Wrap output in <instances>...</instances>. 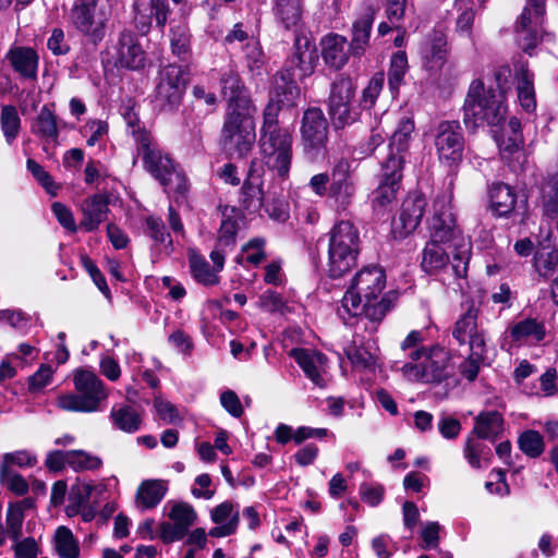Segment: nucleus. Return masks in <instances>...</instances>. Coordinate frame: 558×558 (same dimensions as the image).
I'll return each mask as SVG.
<instances>
[{"label": "nucleus", "mask_w": 558, "mask_h": 558, "mask_svg": "<svg viewBox=\"0 0 558 558\" xmlns=\"http://www.w3.org/2000/svg\"><path fill=\"white\" fill-rule=\"evenodd\" d=\"M183 0H137L135 3V21L141 24V31L147 32L153 19L157 26L163 27L168 21V15L174 8L179 7Z\"/></svg>", "instance_id": "nucleus-19"}, {"label": "nucleus", "mask_w": 558, "mask_h": 558, "mask_svg": "<svg viewBox=\"0 0 558 558\" xmlns=\"http://www.w3.org/2000/svg\"><path fill=\"white\" fill-rule=\"evenodd\" d=\"M413 131L414 122L410 118H402L390 138L389 151L405 157Z\"/></svg>", "instance_id": "nucleus-44"}, {"label": "nucleus", "mask_w": 558, "mask_h": 558, "mask_svg": "<svg viewBox=\"0 0 558 558\" xmlns=\"http://www.w3.org/2000/svg\"><path fill=\"white\" fill-rule=\"evenodd\" d=\"M385 287L386 274L381 267L367 266L356 272L338 308L343 323L356 320V330L374 335L398 299L396 291L383 294Z\"/></svg>", "instance_id": "nucleus-1"}, {"label": "nucleus", "mask_w": 558, "mask_h": 558, "mask_svg": "<svg viewBox=\"0 0 558 558\" xmlns=\"http://www.w3.org/2000/svg\"><path fill=\"white\" fill-rule=\"evenodd\" d=\"M167 485L160 480L144 481L136 494L137 507L142 510L155 508L165 497Z\"/></svg>", "instance_id": "nucleus-38"}, {"label": "nucleus", "mask_w": 558, "mask_h": 558, "mask_svg": "<svg viewBox=\"0 0 558 558\" xmlns=\"http://www.w3.org/2000/svg\"><path fill=\"white\" fill-rule=\"evenodd\" d=\"M300 132L306 158L316 161L324 157L328 143L329 124L320 108L313 107L304 111Z\"/></svg>", "instance_id": "nucleus-12"}, {"label": "nucleus", "mask_w": 558, "mask_h": 558, "mask_svg": "<svg viewBox=\"0 0 558 558\" xmlns=\"http://www.w3.org/2000/svg\"><path fill=\"white\" fill-rule=\"evenodd\" d=\"M425 207L426 199L421 193L409 194L401 205L398 218L392 222L393 232L399 236L413 232L421 222Z\"/></svg>", "instance_id": "nucleus-21"}, {"label": "nucleus", "mask_w": 558, "mask_h": 558, "mask_svg": "<svg viewBox=\"0 0 558 558\" xmlns=\"http://www.w3.org/2000/svg\"><path fill=\"white\" fill-rule=\"evenodd\" d=\"M375 19L374 10L368 7L353 23L352 39L349 44L351 54L360 57L364 54L369 44L371 32Z\"/></svg>", "instance_id": "nucleus-31"}, {"label": "nucleus", "mask_w": 558, "mask_h": 558, "mask_svg": "<svg viewBox=\"0 0 558 558\" xmlns=\"http://www.w3.org/2000/svg\"><path fill=\"white\" fill-rule=\"evenodd\" d=\"M191 272L194 279L205 286H213L218 283L219 277L215 268H211L209 264L197 255L190 257Z\"/></svg>", "instance_id": "nucleus-51"}, {"label": "nucleus", "mask_w": 558, "mask_h": 558, "mask_svg": "<svg viewBox=\"0 0 558 558\" xmlns=\"http://www.w3.org/2000/svg\"><path fill=\"white\" fill-rule=\"evenodd\" d=\"M274 10L287 29H295L302 19V0H275Z\"/></svg>", "instance_id": "nucleus-41"}, {"label": "nucleus", "mask_w": 558, "mask_h": 558, "mask_svg": "<svg viewBox=\"0 0 558 558\" xmlns=\"http://www.w3.org/2000/svg\"><path fill=\"white\" fill-rule=\"evenodd\" d=\"M486 352L487 349L470 350L468 359L460 364V373L464 378L473 381L477 377L481 365L486 357Z\"/></svg>", "instance_id": "nucleus-59"}, {"label": "nucleus", "mask_w": 558, "mask_h": 558, "mask_svg": "<svg viewBox=\"0 0 558 558\" xmlns=\"http://www.w3.org/2000/svg\"><path fill=\"white\" fill-rule=\"evenodd\" d=\"M322 56L325 63L336 70L343 68L351 54L348 40L339 34H328L322 38Z\"/></svg>", "instance_id": "nucleus-29"}, {"label": "nucleus", "mask_w": 558, "mask_h": 558, "mask_svg": "<svg viewBox=\"0 0 558 558\" xmlns=\"http://www.w3.org/2000/svg\"><path fill=\"white\" fill-rule=\"evenodd\" d=\"M7 59L22 77L35 80L38 70V54L32 48L15 47L9 50Z\"/></svg>", "instance_id": "nucleus-34"}, {"label": "nucleus", "mask_w": 558, "mask_h": 558, "mask_svg": "<svg viewBox=\"0 0 558 558\" xmlns=\"http://www.w3.org/2000/svg\"><path fill=\"white\" fill-rule=\"evenodd\" d=\"M302 368L307 378L319 387L325 386L323 375L326 372L327 357L317 350L295 348L289 353Z\"/></svg>", "instance_id": "nucleus-25"}, {"label": "nucleus", "mask_w": 558, "mask_h": 558, "mask_svg": "<svg viewBox=\"0 0 558 558\" xmlns=\"http://www.w3.org/2000/svg\"><path fill=\"white\" fill-rule=\"evenodd\" d=\"M197 514L187 502H178L171 507L169 522L160 524V537L165 543L182 539L195 523Z\"/></svg>", "instance_id": "nucleus-17"}, {"label": "nucleus", "mask_w": 558, "mask_h": 558, "mask_svg": "<svg viewBox=\"0 0 558 558\" xmlns=\"http://www.w3.org/2000/svg\"><path fill=\"white\" fill-rule=\"evenodd\" d=\"M504 430L502 415L497 411L481 412L475 417L472 434L478 438L494 441Z\"/></svg>", "instance_id": "nucleus-37"}, {"label": "nucleus", "mask_w": 558, "mask_h": 558, "mask_svg": "<svg viewBox=\"0 0 558 558\" xmlns=\"http://www.w3.org/2000/svg\"><path fill=\"white\" fill-rule=\"evenodd\" d=\"M243 60L247 71L253 76L263 74L266 65V57L259 45V41L251 36V39L243 47Z\"/></svg>", "instance_id": "nucleus-43"}, {"label": "nucleus", "mask_w": 558, "mask_h": 558, "mask_svg": "<svg viewBox=\"0 0 558 558\" xmlns=\"http://www.w3.org/2000/svg\"><path fill=\"white\" fill-rule=\"evenodd\" d=\"M360 250L357 229L347 220L333 226L329 232L328 275L340 278L355 266Z\"/></svg>", "instance_id": "nucleus-9"}, {"label": "nucleus", "mask_w": 558, "mask_h": 558, "mask_svg": "<svg viewBox=\"0 0 558 558\" xmlns=\"http://www.w3.org/2000/svg\"><path fill=\"white\" fill-rule=\"evenodd\" d=\"M392 368L410 381L440 383L452 369L451 354L438 344L414 349L409 361H396Z\"/></svg>", "instance_id": "nucleus-5"}, {"label": "nucleus", "mask_w": 558, "mask_h": 558, "mask_svg": "<svg viewBox=\"0 0 558 558\" xmlns=\"http://www.w3.org/2000/svg\"><path fill=\"white\" fill-rule=\"evenodd\" d=\"M379 180L378 187L373 192L372 204L375 209H380L391 204L400 189L401 184H390Z\"/></svg>", "instance_id": "nucleus-56"}, {"label": "nucleus", "mask_w": 558, "mask_h": 558, "mask_svg": "<svg viewBox=\"0 0 558 558\" xmlns=\"http://www.w3.org/2000/svg\"><path fill=\"white\" fill-rule=\"evenodd\" d=\"M480 308L470 302L465 304L463 314L452 326V338L459 345H468L469 350H483L486 347V331L478 325Z\"/></svg>", "instance_id": "nucleus-15"}, {"label": "nucleus", "mask_w": 558, "mask_h": 558, "mask_svg": "<svg viewBox=\"0 0 558 558\" xmlns=\"http://www.w3.org/2000/svg\"><path fill=\"white\" fill-rule=\"evenodd\" d=\"M1 130L8 144H12L17 137L21 119L14 106H3L0 116Z\"/></svg>", "instance_id": "nucleus-52"}, {"label": "nucleus", "mask_w": 558, "mask_h": 558, "mask_svg": "<svg viewBox=\"0 0 558 558\" xmlns=\"http://www.w3.org/2000/svg\"><path fill=\"white\" fill-rule=\"evenodd\" d=\"M535 267L543 277H550L558 270V251L541 254L535 259Z\"/></svg>", "instance_id": "nucleus-64"}, {"label": "nucleus", "mask_w": 558, "mask_h": 558, "mask_svg": "<svg viewBox=\"0 0 558 558\" xmlns=\"http://www.w3.org/2000/svg\"><path fill=\"white\" fill-rule=\"evenodd\" d=\"M210 519L217 524L209 531L213 537H226L235 533L239 524V510L227 500L210 511Z\"/></svg>", "instance_id": "nucleus-30"}, {"label": "nucleus", "mask_w": 558, "mask_h": 558, "mask_svg": "<svg viewBox=\"0 0 558 558\" xmlns=\"http://www.w3.org/2000/svg\"><path fill=\"white\" fill-rule=\"evenodd\" d=\"M254 162L250 168L248 177L242 186V203L248 210H258L264 205L263 182L260 175L253 169Z\"/></svg>", "instance_id": "nucleus-40"}, {"label": "nucleus", "mask_w": 558, "mask_h": 558, "mask_svg": "<svg viewBox=\"0 0 558 558\" xmlns=\"http://www.w3.org/2000/svg\"><path fill=\"white\" fill-rule=\"evenodd\" d=\"M452 193L450 190L436 195L433 201L430 216L427 218V229L433 241L444 244L453 243L458 252L453 256L452 268L458 277L466 272L469 262L470 243L463 236L457 225L456 216L451 206Z\"/></svg>", "instance_id": "nucleus-2"}, {"label": "nucleus", "mask_w": 558, "mask_h": 558, "mask_svg": "<svg viewBox=\"0 0 558 558\" xmlns=\"http://www.w3.org/2000/svg\"><path fill=\"white\" fill-rule=\"evenodd\" d=\"M448 54L449 48L446 35L436 29L426 37L420 49L422 64L430 73H437L442 69Z\"/></svg>", "instance_id": "nucleus-23"}, {"label": "nucleus", "mask_w": 558, "mask_h": 558, "mask_svg": "<svg viewBox=\"0 0 558 558\" xmlns=\"http://www.w3.org/2000/svg\"><path fill=\"white\" fill-rule=\"evenodd\" d=\"M472 0H456L458 10L462 11L457 19V32L470 34L474 22V11L471 7Z\"/></svg>", "instance_id": "nucleus-62"}, {"label": "nucleus", "mask_w": 558, "mask_h": 558, "mask_svg": "<svg viewBox=\"0 0 558 558\" xmlns=\"http://www.w3.org/2000/svg\"><path fill=\"white\" fill-rule=\"evenodd\" d=\"M489 199L493 211L499 217H508L517 210L518 195L514 189L508 184L493 183L489 189ZM525 201L518 205V209L523 208L525 210Z\"/></svg>", "instance_id": "nucleus-28"}, {"label": "nucleus", "mask_w": 558, "mask_h": 558, "mask_svg": "<svg viewBox=\"0 0 558 558\" xmlns=\"http://www.w3.org/2000/svg\"><path fill=\"white\" fill-rule=\"evenodd\" d=\"M240 214L235 208H226L222 213V221L218 232V245L229 246L234 244L239 230Z\"/></svg>", "instance_id": "nucleus-46"}, {"label": "nucleus", "mask_w": 558, "mask_h": 558, "mask_svg": "<svg viewBox=\"0 0 558 558\" xmlns=\"http://www.w3.org/2000/svg\"><path fill=\"white\" fill-rule=\"evenodd\" d=\"M355 194L352 181L350 162L347 159L338 160L331 169V182L328 196L333 199L338 209L345 210Z\"/></svg>", "instance_id": "nucleus-18"}, {"label": "nucleus", "mask_w": 558, "mask_h": 558, "mask_svg": "<svg viewBox=\"0 0 558 558\" xmlns=\"http://www.w3.org/2000/svg\"><path fill=\"white\" fill-rule=\"evenodd\" d=\"M117 62L131 70H138L145 64V53L131 33L120 37Z\"/></svg>", "instance_id": "nucleus-33"}, {"label": "nucleus", "mask_w": 558, "mask_h": 558, "mask_svg": "<svg viewBox=\"0 0 558 558\" xmlns=\"http://www.w3.org/2000/svg\"><path fill=\"white\" fill-rule=\"evenodd\" d=\"M507 335L515 343L541 342L546 336V329L542 322L529 317L509 326Z\"/></svg>", "instance_id": "nucleus-32"}, {"label": "nucleus", "mask_w": 558, "mask_h": 558, "mask_svg": "<svg viewBox=\"0 0 558 558\" xmlns=\"http://www.w3.org/2000/svg\"><path fill=\"white\" fill-rule=\"evenodd\" d=\"M543 17L544 15H542L541 20L535 24L534 12L529 7H525L517 23V43L519 47L530 56L533 54V50L537 46L538 40H554V35L549 33H544L538 37V31L542 29L543 25Z\"/></svg>", "instance_id": "nucleus-22"}, {"label": "nucleus", "mask_w": 558, "mask_h": 558, "mask_svg": "<svg viewBox=\"0 0 558 558\" xmlns=\"http://www.w3.org/2000/svg\"><path fill=\"white\" fill-rule=\"evenodd\" d=\"M355 93L353 81L340 75L332 84L328 97V112L337 128H343L351 124L356 119V113L352 110V99Z\"/></svg>", "instance_id": "nucleus-13"}, {"label": "nucleus", "mask_w": 558, "mask_h": 558, "mask_svg": "<svg viewBox=\"0 0 558 558\" xmlns=\"http://www.w3.org/2000/svg\"><path fill=\"white\" fill-rule=\"evenodd\" d=\"M23 521L24 513L21 512L20 508L9 505L5 519V532L14 541H17L22 535Z\"/></svg>", "instance_id": "nucleus-63"}, {"label": "nucleus", "mask_w": 558, "mask_h": 558, "mask_svg": "<svg viewBox=\"0 0 558 558\" xmlns=\"http://www.w3.org/2000/svg\"><path fill=\"white\" fill-rule=\"evenodd\" d=\"M255 106L247 100H240L233 108H227L221 144L231 157L244 158L251 151L255 142Z\"/></svg>", "instance_id": "nucleus-7"}, {"label": "nucleus", "mask_w": 558, "mask_h": 558, "mask_svg": "<svg viewBox=\"0 0 558 558\" xmlns=\"http://www.w3.org/2000/svg\"><path fill=\"white\" fill-rule=\"evenodd\" d=\"M490 452L489 448L484 444L475 440L473 437H468L463 448V454L469 464L474 469L482 468V458L485 459Z\"/></svg>", "instance_id": "nucleus-57"}, {"label": "nucleus", "mask_w": 558, "mask_h": 558, "mask_svg": "<svg viewBox=\"0 0 558 558\" xmlns=\"http://www.w3.org/2000/svg\"><path fill=\"white\" fill-rule=\"evenodd\" d=\"M354 328L353 340L349 344L344 352L352 366L356 371L361 372H375L377 367V348L375 341L372 339L365 340V336H371L364 329L356 330V320L350 324Z\"/></svg>", "instance_id": "nucleus-16"}, {"label": "nucleus", "mask_w": 558, "mask_h": 558, "mask_svg": "<svg viewBox=\"0 0 558 558\" xmlns=\"http://www.w3.org/2000/svg\"><path fill=\"white\" fill-rule=\"evenodd\" d=\"M220 87L222 95L228 99L227 108H233L240 100H247L253 104L244 83L234 69H228L221 73Z\"/></svg>", "instance_id": "nucleus-36"}, {"label": "nucleus", "mask_w": 558, "mask_h": 558, "mask_svg": "<svg viewBox=\"0 0 558 558\" xmlns=\"http://www.w3.org/2000/svg\"><path fill=\"white\" fill-rule=\"evenodd\" d=\"M301 96V89L294 81V75L289 69L278 72L274 77V87L266 108L276 109V119L283 107H294Z\"/></svg>", "instance_id": "nucleus-20"}, {"label": "nucleus", "mask_w": 558, "mask_h": 558, "mask_svg": "<svg viewBox=\"0 0 558 558\" xmlns=\"http://www.w3.org/2000/svg\"><path fill=\"white\" fill-rule=\"evenodd\" d=\"M263 207L270 219L284 222L290 217V207L286 197L282 195L271 196L264 202Z\"/></svg>", "instance_id": "nucleus-55"}, {"label": "nucleus", "mask_w": 558, "mask_h": 558, "mask_svg": "<svg viewBox=\"0 0 558 558\" xmlns=\"http://www.w3.org/2000/svg\"><path fill=\"white\" fill-rule=\"evenodd\" d=\"M187 77L182 66L168 64L157 75L154 102L160 111H173L179 108L185 93Z\"/></svg>", "instance_id": "nucleus-11"}, {"label": "nucleus", "mask_w": 558, "mask_h": 558, "mask_svg": "<svg viewBox=\"0 0 558 558\" xmlns=\"http://www.w3.org/2000/svg\"><path fill=\"white\" fill-rule=\"evenodd\" d=\"M145 232L153 240L155 246H161L167 254L172 252V238L167 231L163 220L157 216H147Z\"/></svg>", "instance_id": "nucleus-45"}, {"label": "nucleus", "mask_w": 558, "mask_h": 558, "mask_svg": "<svg viewBox=\"0 0 558 558\" xmlns=\"http://www.w3.org/2000/svg\"><path fill=\"white\" fill-rule=\"evenodd\" d=\"M519 448L531 458L539 457L545 448L542 435L536 430H525L519 437Z\"/></svg>", "instance_id": "nucleus-53"}, {"label": "nucleus", "mask_w": 558, "mask_h": 558, "mask_svg": "<svg viewBox=\"0 0 558 558\" xmlns=\"http://www.w3.org/2000/svg\"><path fill=\"white\" fill-rule=\"evenodd\" d=\"M98 1L75 0L69 12L71 26L93 45H98L105 38L109 21L105 9L97 7Z\"/></svg>", "instance_id": "nucleus-10"}, {"label": "nucleus", "mask_w": 558, "mask_h": 558, "mask_svg": "<svg viewBox=\"0 0 558 558\" xmlns=\"http://www.w3.org/2000/svg\"><path fill=\"white\" fill-rule=\"evenodd\" d=\"M75 392L60 395L57 405L69 412H96L108 398L102 380L92 371L76 369L73 374Z\"/></svg>", "instance_id": "nucleus-8"}, {"label": "nucleus", "mask_w": 558, "mask_h": 558, "mask_svg": "<svg viewBox=\"0 0 558 558\" xmlns=\"http://www.w3.org/2000/svg\"><path fill=\"white\" fill-rule=\"evenodd\" d=\"M137 155L144 169L151 174L168 193L182 194L187 190V179L180 166L166 153L154 137L145 132H134Z\"/></svg>", "instance_id": "nucleus-3"}, {"label": "nucleus", "mask_w": 558, "mask_h": 558, "mask_svg": "<svg viewBox=\"0 0 558 558\" xmlns=\"http://www.w3.org/2000/svg\"><path fill=\"white\" fill-rule=\"evenodd\" d=\"M440 244L442 243L429 239L423 250L421 265L423 270L427 274H434L440 270L449 262V256Z\"/></svg>", "instance_id": "nucleus-42"}, {"label": "nucleus", "mask_w": 558, "mask_h": 558, "mask_svg": "<svg viewBox=\"0 0 558 558\" xmlns=\"http://www.w3.org/2000/svg\"><path fill=\"white\" fill-rule=\"evenodd\" d=\"M53 107V104L44 105L31 123V132L41 142L44 150L59 145L60 129Z\"/></svg>", "instance_id": "nucleus-24"}, {"label": "nucleus", "mask_w": 558, "mask_h": 558, "mask_svg": "<svg viewBox=\"0 0 558 558\" xmlns=\"http://www.w3.org/2000/svg\"><path fill=\"white\" fill-rule=\"evenodd\" d=\"M292 133L280 128L276 109L265 108L259 136V149L266 167L281 179H287L292 162Z\"/></svg>", "instance_id": "nucleus-4"}, {"label": "nucleus", "mask_w": 558, "mask_h": 558, "mask_svg": "<svg viewBox=\"0 0 558 558\" xmlns=\"http://www.w3.org/2000/svg\"><path fill=\"white\" fill-rule=\"evenodd\" d=\"M83 218L80 227L87 232L98 229L100 223L107 220L109 214L108 196L95 194L83 201L81 205Z\"/></svg>", "instance_id": "nucleus-27"}, {"label": "nucleus", "mask_w": 558, "mask_h": 558, "mask_svg": "<svg viewBox=\"0 0 558 558\" xmlns=\"http://www.w3.org/2000/svg\"><path fill=\"white\" fill-rule=\"evenodd\" d=\"M408 68V57L404 51H397L392 54L388 70V85L392 93L399 90Z\"/></svg>", "instance_id": "nucleus-48"}, {"label": "nucleus", "mask_w": 558, "mask_h": 558, "mask_svg": "<svg viewBox=\"0 0 558 558\" xmlns=\"http://www.w3.org/2000/svg\"><path fill=\"white\" fill-rule=\"evenodd\" d=\"M54 548L61 558H78L80 547L73 533L65 526H59L54 535Z\"/></svg>", "instance_id": "nucleus-47"}, {"label": "nucleus", "mask_w": 558, "mask_h": 558, "mask_svg": "<svg viewBox=\"0 0 558 558\" xmlns=\"http://www.w3.org/2000/svg\"><path fill=\"white\" fill-rule=\"evenodd\" d=\"M404 162V156L389 151L386 159L381 162L380 180L391 182L390 184H401Z\"/></svg>", "instance_id": "nucleus-50"}, {"label": "nucleus", "mask_w": 558, "mask_h": 558, "mask_svg": "<svg viewBox=\"0 0 558 558\" xmlns=\"http://www.w3.org/2000/svg\"><path fill=\"white\" fill-rule=\"evenodd\" d=\"M518 100L526 112H533L536 108L534 89V74L526 64H520L514 70Z\"/></svg>", "instance_id": "nucleus-35"}, {"label": "nucleus", "mask_w": 558, "mask_h": 558, "mask_svg": "<svg viewBox=\"0 0 558 558\" xmlns=\"http://www.w3.org/2000/svg\"><path fill=\"white\" fill-rule=\"evenodd\" d=\"M26 168L32 173L34 179L52 196H56L59 186L53 181L52 177L40 166L37 161L29 158L26 161Z\"/></svg>", "instance_id": "nucleus-58"}, {"label": "nucleus", "mask_w": 558, "mask_h": 558, "mask_svg": "<svg viewBox=\"0 0 558 558\" xmlns=\"http://www.w3.org/2000/svg\"><path fill=\"white\" fill-rule=\"evenodd\" d=\"M37 463V458L28 450H17L4 453L1 457L0 469L12 470L13 466L32 468Z\"/></svg>", "instance_id": "nucleus-54"}, {"label": "nucleus", "mask_w": 558, "mask_h": 558, "mask_svg": "<svg viewBox=\"0 0 558 558\" xmlns=\"http://www.w3.org/2000/svg\"><path fill=\"white\" fill-rule=\"evenodd\" d=\"M463 112L468 129L475 130L483 124L499 125L507 116L505 95L493 88L485 89L481 80H474L469 87Z\"/></svg>", "instance_id": "nucleus-6"}, {"label": "nucleus", "mask_w": 558, "mask_h": 558, "mask_svg": "<svg viewBox=\"0 0 558 558\" xmlns=\"http://www.w3.org/2000/svg\"><path fill=\"white\" fill-rule=\"evenodd\" d=\"M385 83V75L383 72H378L374 74V76L369 80L368 85L363 89L361 105L364 109H371L380 92L383 90Z\"/></svg>", "instance_id": "nucleus-60"}, {"label": "nucleus", "mask_w": 558, "mask_h": 558, "mask_svg": "<svg viewBox=\"0 0 558 558\" xmlns=\"http://www.w3.org/2000/svg\"><path fill=\"white\" fill-rule=\"evenodd\" d=\"M102 465L99 457L84 450L68 451V466L75 472L95 471Z\"/></svg>", "instance_id": "nucleus-49"}, {"label": "nucleus", "mask_w": 558, "mask_h": 558, "mask_svg": "<svg viewBox=\"0 0 558 558\" xmlns=\"http://www.w3.org/2000/svg\"><path fill=\"white\" fill-rule=\"evenodd\" d=\"M0 482L17 496L26 495L28 492V483L26 480L13 470L0 469Z\"/></svg>", "instance_id": "nucleus-61"}, {"label": "nucleus", "mask_w": 558, "mask_h": 558, "mask_svg": "<svg viewBox=\"0 0 558 558\" xmlns=\"http://www.w3.org/2000/svg\"><path fill=\"white\" fill-rule=\"evenodd\" d=\"M317 62L318 53L315 44L311 43L307 37H296L290 65L299 72L300 78L312 75Z\"/></svg>", "instance_id": "nucleus-26"}, {"label": "nucleus", "mask_w": 558, "mask_h": 558, "mask_svg": "<svg viewBox=\"0 0 558 558\" xmlns=\"http://www.w3.org/2000/svg\"><path fill=\"white\" fill-rule=\"evenodd\" d=\"M440 162L449 167L462 160L464 138L458 121H441L435 131L434 141Z\"/></svg>", "instance_id": "nucleus-14"}, {"label": "nucleus", "mask_w": 558, "mask_h": 558, "mask_svg": "<svg viewBox=\"0 0 558 558\" xmlns=\"http://www.w3.org/2000/svg\"><path fill=\"white\" fill-rule=\"evenodd\" d=\"M110 418L114 427L130 434L137 432L142 424V417L137 409L126 403L113 405Z\"/></svg>", "instance_id": "nucleus-39"}]
</instances>
